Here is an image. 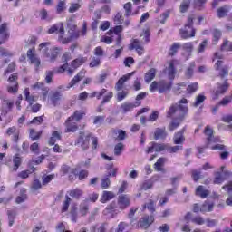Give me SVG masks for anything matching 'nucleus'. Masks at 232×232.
<instances>
[{
    "label": "nucleus",
    "mask_w": 232,
    "mask_h": 232,
    "mask_svg": "<svg viewBox=\"0 0 232 232\" xmlns=\"http://www.w3.org/2000/svg\"><path fill=\"white\" fill-rule=\"evenodd\" d=\"M188 104V99L183 98L179 101V102L172 104L167 112V117L171 118L173 115H176L175 118L172 119L171 122L169 124V131H173L177 130L182 124L184 119L188 115V106L182 105Z\"/></svg>",
    "instance_id": "obj_1"
},
{
    "label": "nucleus",
    "mask_w": 232,
    "mask_h": 232,
    "mask_svg": "<svg viewBox=\"0 0 232 232\" xmlns=\"http://www.w3.org/2000/svg\"><path fill=\"white\" fill-rule=\"evenodd\" d=\"M193 21H195V15L191 14L188 17V21L184 25V28L179 29V35L181 39H191L195 37L197 29L193 27Z\"/></svg>",
    "instance_id": "obj_2"
},
{
    "label": "nucleus",
    "mask_w": 232,
    "mask_h": 232,
    "mask_svg": "<svg viewBox=\"0 0 232 232\" xmlns=\"http://www.w3.org/2000/svg\"><path fill=\"white\" fill-rule=\"evenodd\" d=\"M48 34H56L58 35V41L62 43V44H68L72 38H63L64 37V24L59 23L56 24L48 30Z\"/></svg>",
    "instance_id": "obj_3"
},
{
    "label": "nucleus",
    "mask_w": 232,
    "mask_h": 232,
    "mask_svg": "<svg viewBox=\"0 0 232 232\" xmlns=\"http://www.w3.org/2000/svg\"><path fill=\"white\" fill-rule=\"evenodd\" d=\"M171 82H166L164 80H161L160 82H152V83L150 86V92H153L155 90H158L160 93H166V92H169L171 90L172 86Z\"/></svg>",
    "instance_id": "obj_4"
},
{
    "label": "nucleus",
    "mask_w": 232,
    "mask_h": 232,
    "mask_svg": "<svg viewBox=\"0 0 232 232\" xmlns=\"http://www.w3.org/2000/svg\"><path fill=\"white\" fill-rule=\"evenodd\" d=\"M92 138V133H86L84 131H80L78 139L76 140L74 145L82 148L83 151H86L90 148V139Z\"/></svg>",
    "instance_id": "obj_5"
},
{
    "label": "nucleus",
    "mask_w": 232,
    "mask_h": 232,
    "mask_svg": "<svg viewBox=\"0 0 232 232\" xmlns=\"http://www.w3.org/2000/svg\"><path fill=\"white\" fill-rule=\"evenodd\" d=\"M86 75V71L82 70L80 72L77 73V75H75L73 77V79L69 82L68 86H64V85H60L58 87V90H60V92L63 93V92H66V90H70V88H73V86H75V84H77V82H79L80 81H82V78L85 77Z\"/></svg>",
    "instance_id": "obj_6"
},
{
    "label": "nucleus",
    "mask_w": 232,
    "mask_h": 232,
    "mask_svg": "<svg viewBox=\"0 0 232 232\" xmlns=\"http://www.w3.org/2000/svg\"><path fill=\"white\" fill-rule=\"evenodd\" d=\"M8 82H10V85L7 86L8 93H17V91L19 90V84L17 83V74L13 73L9 77Z\"/></svg>",
    "instance_id": "obj_7"
},
{
    "label": "nucleus",
    "mask_w": 232,
    "mask_h": 232,
    "mask_svg": "<svg viewBox=\"0 0 232 232\" xmlns=\"http://www.w3.org/2000/svg\"><path fill=\"white\" fill-rule=\"evenodd\" d=\"M204 134L207 137V144L209 146V144H213L215 142H220V138L213 136V129L209 128V126H207L204 130Z\"/></svg>",
    "instance_id": "obj_8"
},
{
    "label": "nucleus",
    "mask_w": 232,
    "mask_h": 232,
    "mask_svg": "<svg viewBox=\"0 0 232 232\" xmlns=\"http://www.w3.org/2000/svg\"><path fill=\"white\" fill-rule=\"evenodd\" d=\"M9 38L8 24L5 23L0 25V44H5V42L8 41Z\"/></svg>",
    "instance_id": "obj_9"
},
{
    "label": "nucleus",
    "mask_w": 232,
    "mask_h": 232,
    "mask_svg": "<svg viewBox=\"0 0 232 232\" xmlns=\"http://www.w3.org/2000/svg\"><path fill=\"white\" fill-rule=\"evenodd\" d=\"M154 220L153 215H151L150 218V216H144L139 220L138 227H141V229H148L149 226H151Z\"/></svg>",
    "instance_id": "obj_10"
},
{
    "label": "nucleus",
    "mask_w": 232,
    "mask_h": 232,
    "mask_svg": "<svg viewBox=\"0 0 232 232\" xmlns=\"http://www.w3.org/2000/svg\"><path fill=\"white\" fill-rule=\"evenodd\" d=\"M133 75H135V72H130L126 75H123L121 78H120L115 85L116 92H121V90H122L124 86V82H126V81H130V79H131Z\"/></svg>",
    "instance_id": "obj_11"
},
{
    "label": "nucleus",
    "mask_w": 232,
    "mask_h": 232,
    "mask_svg": "<svg viewBox=\"0 0 232 232\" xmlns=\"http://www.w3.org/2000/svg\"><path fill=\"white\" fill-rule=\"evenodd\" d=\"M50 101L53 106H59L61 101H63V92L61 91H54L50 95Z\"/></svg>",
    "instance_id": "obj_12"
},
{
    "label": "nucleus",
    "mask_w": 232,
    "mask_h": 232,
    "mask_svg": "<svg viewBox=\"0 0 232 232\" xmlns=\"http://www.w3.org/2000/svg\"><path fill=\"white\" fill-rule=\"evenodd\" d=\"M130 204H131L130 198L128 195H121L118 198V206L120 209L124 210L126 208H130Z\"/></svg>",
    "instance_id": "obj_13"
},
{
    "label": "nucleus",
    "mask_w": 232,
    "mask_h": 232,
    "mask_svg": "<svg viewBox=\"0 0 232 232\" xmlns=\"http://www.w3.org/2000/svg\"><path fill=\"white\" fill-rule=\"evenodd\" d=\"M168 137V132L166 131V127L156 128L154 131L155 140H164Z\"/></svg>",
    "instance_id": "obj_14"
},
{
    "label": "nucleus",
    "mask_w": 232,
    "mask_h": 232,
    "mask_svg": "<svg viewBox=\"0 0 232 232\" xmlns=\"http://www.w3.org/2000/svg\"><path fill=\"white\" fill-rule=\"evenodd\" d=\"M129 50H136L138 55H142L144 53V47L140 45V41L139 39H134L131 44L129 46Z\"/></svg>",
    "instance_id": "obj_15"
},
{
    "label": "nucleus",
    "mask_w": 232,
    "mask_h": 232,
    "mask_svg": "<svg viewBox=\"0 0 232 232\" xmlns=\"http://www.w3.org/2000/svg\"><path fill=\"white\" fill-rule=\"evenodd\" d=\"M35 49H29L27 51V57L30 59L32 64H34L36 68H39L41 66V60L39 58L35 57Z\"/></svg>",
    "instance_id": "obj_16"
},
{
    "label": "nucleus",
    "mask_w": 232,
    "mask_h": 232,
    "mask_svg": "<svg viewBox=\"0 0 232 232\" xmlns=\"http://www.w3.org/2000/svg\"><path fill=\"white\" fill-rule=\"evenodd\" d=\"M222 64H224V62L222 60H218L216 63L215 68H216V70H220L219 77H221V79H224V77H226V75H227V73H229V69L227 68V66L221 67Z\"/></svg>",
    "instance_id": "obj_17"
},
{
    "label": "nucleus",
    "mask_w": 232,
    "mask_h": 232,
    "mask_svg": "<svg viewBox=\"0 0 232 232\" xmlns=\"http://www.w3.org/2000/svg\"><path fill=\"white\" fill-rule=\"evenodd\" d=\"M65 128H66V132L70 133H75L77 130H79V126H77V123L73 121V120H70L68 118L65 121Z\"/></svg>",
    "instance_id": "obj_18"
},
{
    "label": "nucleus",
    "mask_w": 232,
    "mask_h": 232,
    "mask_svg": "<svg viewBox=\"0 0 232 232\" xmlns=\"http://www.w3.org/2000/svg\"><path fill=\"white\" fill-rule=\"evenodd\" d=\"M184 131H186V128H183L181 130L178 131L174 137V144H184L186 138L184 137Z\"/></svg>",
    "instance_id": "obj_19"
},
{
    "label": "nucleus",
    "mask_w": 232,
    "mask_h": 232,
    "mask_svg": "<svg viewBox=\"0 0 232 232\" xmlns=\"http://www.w3.org/2000/svg\"><path fill=\"white\" fill-rule=\"evenodd\" d=\"M227 88H229V84L227 83V80L225 81L224 84H218V90H216L215 92V99H218V95H224L226 92L227 91Z\"/></svg>",
    "instance_id": "obj_20"
},
{
    "label": "nucleus",
    "mask_w": 232,
    "mask_h": 232,
    "mask_svg": "<svg viewBox=\"0 0 232 232\" xmlns=\"http://www.w3.org/2000/svg\"><path fill=\"white\" fill-rule=\"evenodd\" d=\"M89 199L83 200L79 207V212L82 217H86L88 215V211H90V204L88 203Z\"/></svg>",
    "instance_id": "obj_21"
},
{
    "label": "nucleus",
    "mask_w": 232,
    "mask_h": 232,
    "mask_svg": "<svg viewBox=\"0 0 232 232\" xmlns=\"http://www.w3.org/2000/svg\"><path fill=\"white\" fill-rule=\"evenodd\" d=\"M210 191L206 189L204 186L200 185L196 188L197 197H200L201 198H208L210 195Z\"/></svg>",
    "instance_id": "obj_22"
},
{
    "label": "nucleus",
    "mask_w": 232,
    "mask_h": 232,
    "mask_svg": "<svg viewBox=\"0 0 232 232\" xmlns=\"http://www.w3.org/2000/svg\"><path fill=\"white\" fill-rule=\"evenodd\" d=\"M215 208V203L209 202L208 200L205 201L201 207H200V212L201 213H209L213 211V208Z\"/></svg>",
    "instance_id": "obj_23"
},
{
    "label": "nucleus",
    "mask_w": 232,
    "mask_h": 232,
    "mask_svg": "<svg viewBox=\"0 0 232 232\" xmlns=\"http://www.w3.org/2000/svg\"><path fill=\"white\" fill-rule=\"evenodd\" d=\"M166 72L168 73V77L170 81L175 79V75L177 74V69H175V63L170 62L169 67L166 69Z\"/></svg>",
    "instance_id": "obj_24"
},
{
    "label": "nucleus",
    "mask_w": 232,
    "mask_h": 232,
    "mask_svg": "<svg viewBox=\"0 0 232 232\" xmlns=\"http://www.w3.org/2000/svg\"><path fill=\"white\" fill-rule=\"evenodd\" d=\"M164 164H166V158L158 159L157 162L154 164V169L156 171H162V173H166V169H164Z\"/></svg>",
    "instance_id": "obj_25"
},
{
    "label": "nucleus",
    "mask_w": 232,
    "mask_h": 232,
    "mask_svg": "<svg viewBox=\"0 0 232 232\" xmlns=\"http://www.w3.org/2000/svg\"><path fill=\"white\" fill-rule=\"evenodd\" d=\"M112 198H115V193L105 190L101 197V202H102V204H106V202L112 200Z\"/></svg>",
    "instance_id": "obj_26"
},
{
    "label": "nucleus",
    "mask_w": 232,
    "mask_h": 232,
    "mask_svg": "<svg viewBox=\"0 0 232 232\" xmlns=\"http://www.w3.org/2000/svg\"><path fill=\"white\" fill-rule=\"evenodd\" d=\"M136 106H140V102H137L136 105L134 103L125 102L121 105V109L124 113H128V111H131Z\"/></svg>",
    "instance_id": "obj_27"
},
{
    "label": "nucleus",
    "mask_w": 232,
    "mask_h": 232,
    "mask_svg": "<svg viewBox=\"0 0 232 232\" xmlns=\"http://www.w3.org/2000/svg\"><path fill=\"white\" fill-rule=\"evenodd\" d=\"M157 74V70L155 68H151L145 73V82L150 84L154 79L155 75Z\"/></svg>",
    "instance_id": "obj_28"
},
{
    "label": "nucleus",
    "mask_w": 232,
    "mask_h": 232,
    "mask_svg": "<svg viewBox=\"0 0 232 232\" xmlns=\"http://www.w3.org/2000/svg\"><path fill=\"white\" fill-rule=\"evenodd\" d=\"M229 10H231V5H229L219 7L218 9V17H219L220 19L222 17H226V15H227V14L229 13Z\"/></svg>",
    "instance_id": "obj_29"
},
{
    "label": "nucleus",
    "mask_w": 232,
    "mask_h": 232,
    "mask_svg": "<svg viewBox=\"0 0 232 232\" xmlns=\"http://www.w3.org/2000/svg\"><path fill=\"white\" fill-rule=\"evenodd\" d=\"M39 50L45 57H50V42H44L39 45Z\"/></svg>",
    "instance_id": "obj_30"
},
{
    "label": "nucleus",
    "mask_w": 232,
    "mask_h": 232,
    "mask_svg": "<svg viewBox=\"0 0 232 232\" xmlns=\"http://www.w3.org/2000/svg\"><path fill=\"white\" fill-rule=\"evenodd\" d=\"M69 195L72 198L79 200V199H81V197H82V195H84V192L82 190H81L80 188H73V189L70 190Z\"/></svg>",
    "instance_id": "obj_31"
},
{
    "label": "nucleus",
    "mask_w": 232,
    "mask_h": 232,
    "mask_svg": "<svg viewBox=\"0 0 232 232\" xmlns=\"http://www.w3.org/2000/svg\"><path fill=\"white\" fill-rule=\"evenodd\" d=\"M84 115H86V113L81 111H76L71 117H69V121H75V122H79V121L84 119Z\"/></svg>",
    "instance_id": "obj_32"
},
{
    "label": "nucleus",
    "mask_w": 232,
    "mask_h": 232,
    "mask_svg": "<svg viewBox=\"0 0 232 232\" xmlns=\"http://www.w3.org/2000/svg\"><path fill=\"white\" fill-rule=\"evenodd\" d=\"M180 48H182V45L179 43H174L169 51V55L170 57H173L174 55H177V53L179 52V50H180Z\"/></svg>",
    "instance_id": "obj_33"
},
{
    "label": "nucleus",
    "mask_w": 232,
    "mask_h": 232,
    "mask_svg": "<svg viewBox=\"0 0 232 232\" xmlns=\"http://www.w3.org/2000/svg\"><path fill=\"white\" fill-rule=\"evenodd\" d=\"M182 50H184V52H187L188 57H191V53H193L194 50V46H193V43L188 42V43H185L181 45Z\"/></svg>",
    "instance_id": "obj_34"
},
{
    "label": "nucleus",
    "mask_w": 232,
    "mask_h": 232,
    "mask_svg": "<svg viewBox=\"0 0 232 232\" xmlns=\"http://www.w3.org/2000/svg\"><path fill=\"white\" fill-rule=\"evenodd\" d=\"M57 140H61V133H59V131H53L49 140L50 146H55V142H57Z\"/></svg>",
    "instance_id": "obj_35"
},
{
    "label": "nucleus",
    "mask_w": 232,
    "mask_h": 232,
    "mask_svg": "<svg viewBox=\"0 0 232 232\" xmlns=\"http://www.w3.org/2000/svg\"><path fill=\"white\" fill-rule=\"evenodd\" d=\"M7 217L9 221V227H12L14 226L15 217H17V213L15 212V210H8Z\"/></svg>",
    "instance_id": "obj_36"
},
{
    "label": "nucleus",
    "mask_w": 232,
    "mask_h": 232,
    "mask_svg": "<svg viewBox=\"0 0 232 232\" xmlns=\"http://www.w3.org/2000/svg\"><path fill=\"white\" fill-rule=\"evenodd\" d=\"M220 50L221 52H232V42L224 40Z\"/></svg>",
    "instance_id": "obj_37"
},
{
    "label": "nucleus",
    "mask_w": 232,
    "mask_h": 232,
    "mask_svg": "<svg viewBox=\"0 0 232 232\" xmlns=\"http://www.w3.org/2000/svg\"><path fill=\"white\" fill-rule=\"evenodd\" d=\"M190 5H191V0H183L179 6V10L181 14H185V12H188Z\"/></svg>",
    "instance_id": "obj_38"
},
{
    "label": "nucleus",
    "mask_w": 232,
    "mask_h": 232,
    "mask_svg": "<svg viewBox=\"0 0 232 232\" xmlns=\"http://www.w3.org/2000/svg\"><path fill=\"white\" fill-rule=\"evenodd\" d=\"M85 61H86V58H77L71 63V66L74 68V70H77L79 66L84 64Z\"/></svg>",
    "instance_id": "obj_39"
},
{
    "label": "nucleus",
    "mask_w": 232,
    "mask_h": 232,
    "mask_svg": "<svg viewBox=\"0 0 232 232\" xmlns=\"http://www.w3.org/2000/svg\"><path fill=\"white\" fill-rule=\"evenodd\" d=\"M115 211H117V209H115V202H112L104 210V215H111L110 217H114L113 213H115Z\"/></svg>",
    "instance_id": "obj_40"
},
{
    "label": "nucleus",
    "mask_w": 232,
    "mask_h": 232,
    "mask_svg": "<svg viewBox=\"0 0 232 232\" xmlns=\"http://www.w3.org/2000/svg\"><path fill=\"white\" fill-rule=\"evenodd\" d=\"M14 168L13 171H17L19 169V166L22 164L21 157H19V154H16L13 159Z\"/></svg>",
    "instance_id": "obj_41"
},
{
    "label": "nucleus",
    "mask_w": 232,
    "mask_h": 232,
    "mask_svg": "<svg viewBox=\"0 0 232 232\" xmlns=\"http://www.w3.org/2000/svg\"><path fill=\"white\" fill-rule=\"evenodd\" d=\"M204 101H206V96H204V94H198L196 96V101L193 103L194 108H198L200 104L204 103Z\"/></svg>",
    "instance_id": "obj_42"
},
{
    "label": "nucleus",
    "mask_w": 232,
    "mask_h": 232,
    "mask_svg": "<svg viewBox=\"0 0 232 232\" xmlns=\"http://www.w3.org/2000/svg\"><path fill=\"white\" fill-rule=\"evenodd\" d=\"M34 171H35V167H32L29 170H24L20 172L18 177H20V179H28V177H30Z\"/></svg>",
    "instance_id": "obj_43"
},
{
    "label": "nucleus",
    "mask_w": 232,
    "mask_h": 232,
    "mask_svg": "<svg viewBox=\"0 0 232 232\" xmlns=\"http://www.w3.org/2000/svg\"><path fill=\"white\" fill-rule=\"evenodd\" d=\"M2 108L7 111H12V108H14V101L5 100Z\"/></svg>",
    "instance_id": "obj_44"
},
{
    "label": "nucleus",
    "mask_w": 232,
    "mask_h": 232,
    "mask_svg": "<svg viewBox=\"0 0 232 232\" xmlns=\"http://www.w3.org/2000/svg\"><path fill=\"white\" fill-rule=\"evenodd\" d=\"M146 208H147V209H149V211H150V213L153 214V212L155 211V201L150 199L147 204H144V205H143V211H144V209H146Z\"/></svg>",
    "instance_id": "obj_45"
},
{
    "label": "nucleus",
    "mask_w": 232,
    "mask_h": 232,
    "mask_svg": "<svg viewBox=\"0 0 232 232\" xmlns=\"http://www.w3.org/2000/svg\"><path fill=\"white\" fill-rule=\"evenodd\" d=\"M195 70V63H191L189 67L185 72V76L187 79H191L193 77V72Z\"/></svg>",
    "instance_id": "obj_46"
},
{
    "label": "nucleus",
    "mask_w": 232,
    "mask_h": 232,
    "mask_svg": "<svg viewBox=\"0 0 232 232\" xmlns=\"http://www.w3.org/2000/svg\"><path fill=\"white\" fill-rule=\"evenodd\" d=\"M28 197L26 196V189L23 188L21 190V195L16 198V204H21L26 200Z\"/></svg>",
    "instance_id": "obj_47"
},
{
    "label": "nucleus",
    "mask_w": 232,
    "mask_h": 232,
    "mask_svg": "<svg viewBox=\"0 0 232 232\" xmlns=\"http://www.w3.org/2000/svg\"><path fill=\"white\" fill-rule=\"evenodd\" d=\"M71 202H72V198H70V196H65V200L62 207V213H66V211H68V208H70Z\"/></svg>",
    "instance_id": "obj_48"
},
{
    "label": "nucleus",
    "mask_w": 232,
    "mask_h": 232,
    "mask_svg": "<svg viewBox=\"0 0 232 232\" xmlns=\"http://www.w3.org/2000/svg\"><path fill=\"white\" fill-rule=\"evenodd\" d=\"M43 132H36L35 130L31 129L29 137L32 140H38V139H41V135Z\"/></svg>",
    "instance_id": "obj_49"
},
{
    "label": "nucleus",
    "mask_w": 232,
    "mask_h": 232,
    "mask_svg": "<svg viewBox=\"0 0 232 232\" xmlns=\"http://www.w3.org/2000/svg\"><path fill=\"white\" fill-rule=\"evenodd\" d=\"M71 217H72V222H77L78 214H77V205L76 204L72 205V207H71Z\"/></svg>",
    "instance_id": "obj_50"
},
{
    "label": "nucleus",
    "mask_w": 232,
    "mask_h": 232,
    "mask_svg": "<svg viewBox=\"0 0 232 232\" xmlns=\"http://www.w3.org/2000/svg\"><path fill=\"white\" fill-rule=\"evenodd\" d=\"M150 30H145L140 34V37H143V41H141L143 44H148V43H150Z\"/></svg>",
    "instance_id": "obj_51"
},
{
    "label": "nucleus",
    "mask_w": 232,
    "mask_h": 232,
    "mask_svg": "<svg viewBox=\"0 0 232 232\" xmlns=\"http://www.w3.org/2000/svg\"><path fill=\"white\" fill-rule=\"evenodd\" d=\"M224 169H226V166L221 167V175L223 176V179H225V180H227V179H232V172Z\"/></svg>",
    "instance_id": "obj_52"
},
{
    "label": "nucleus",
    "mask_w": 232,
    "mask_h": 232,
    "mask_svg": "<svg viewBox=\"0 0 232 232\" xmlns=\"http://www.w3.org/2000/svg\"><path fill=\"white\" fill-rule=\"evenodd\" d=\"M66 10V3L64 1H60L56 7L57 14H63Z\"/></svg>",
    "instance_id": "obj_53"
},
{
    "label": "nucleus",
    "mask_w": 232,
    "mask_h": 232,
    "mask_svg": "<svg viewBox=\"0 0 232 232\" xmlns=\"http://www.w3.org/2000/svg\"><path fill=\"white\" fill-rule=\"evenodd\" d=\"M61 52V49L59 47H54L51 50V61H55L57 59V56L59 55V53Z\"/></svg>",
    "instance_id": "obj_54"
},
{
    "label": "nucleus",
    "mask_w": 232,
    "mask_h": 232,
    "mask_svg": "<svg viewBox=\"0 0 232 232\" xmlns=\"http://www.w3.org/2000/svg\"><path fill=\"white\" fill-rule=\"evenodd\" d=\"M125 97H128V91H121L117 92L116 99L118 102H121V101H124Z\"/></svg>",
    "instance_id": "obj_55"
},
{
    "label": "nucleus",
    "mask_w": 232,
    "mask_h": 232,
    "mask_svg": "<svg viewBox=\"0 0 232 232\" xmlns=\"http://www.w3.org/2000/svg\"><path fill=\"white\" fill-rule=\"evenodd\" d=\"M209 43V40H204L198 48V53H204L206 51V48L208 47V44Z\"/></svg>",
    "instance_id": "obj_56"
},
{
    "label": "nucleus",
    "mask_w": 232,
    "mask_h": 232,
    "mask_svg": "<svg viewBox=\"0 0 232 232\" xmlns=\"http://www.w3.org/2000/svg\"><path fill=\"white\" fill-rule=\"evenodd\" d=\"M198 90V83L197 82H193L192 84L188 85L187 88L188 93H195V92Z\"/></svg>",
    "instance_id": "obj_57"
},
{
    "label": "nucleus",
    "mask_w": 232,
    "mask_h": 232,
    "mask_svg": "<svg viewBox=\"0 0 232 232\" xmlns=\"http://www.w3.org/2000/svg\"><path fill=\"white\" fill-rule=\"evenodd\" d=\"M111 184V181H110V178H108V176H106L105 178H103L102 179V189H108V188H110Z\"/></svg>",
    "instance_id": "obj_58"
},
{
    "label": "nucleus",
    "mask_w": 232,
    "mask_h": 232,
    "mask_svg": "<svg viewBox=\"0 0 232 232\" xmlns=\"http://www.w3.org/2000/svg\"><path fill=\"white\" fill-rule=\"evenodd\" d=\"M200 175H202V172L199 170L194 169L191 171V177L194 182H198V180H200Z\"/></svg>",
    "instance_id": "obj_59"
},
{
    "label": "nucleus",
    "mask_w": 232,
    "mask_h": 232,
    "mask_svg": "<svg viewBox=\"0 0 232 232\" xmlns=\"http://www.w3.org/2000/svg\"><path fill=\"white\" fill-rule=\"evenodd\" d=\"M226 180L220 172L215 174L214 184H222Z\"/></svg>",
    "instance_id": "obj_60"
},
{
    "label": "nucleus",
    "mask_w": 232,
    "mask_h": 232,
    "mask_svg": "<svg viewBox=\"0 0 232 232\" xmlns=\"http://www.w3.org/2000/svg\"><path fill=\"white\" fill-rule=\"evenodd\" d=\"M122 150H124V145L122 143H118L114 147V155L119 156L122 153Z\"/></svg>",
    "instance_id": "obj_61"
},
{
    "label": "nucleus",
    "mask_w": 232,
    "mask_h": 232,
    "mask_svg": "<svg viewBox=\"0 0 232 232\" xmlns=\"http://www.w3.org/2000/svg\"><path fill=\"white\" fill-rule=\"evenodd\" d=\"M115 24H122L124 23V18L122 17V13L119 12L114 16Z\"/></svg>",
    "instance_id": "obj_62"
},
{
    "label": "nucleus",
    "mask_w": 232,
    "mask_h": 232,
    "mask_svg": "<svg viewBox=\"0 0 232 232\" xmlns=\"http://www.w3.org/2000/svg\"><path fill=\"white\" fill-rule=\"evenodd\" d=\"M30 150L32 151V153H34V155H39V153H41V150H39V143H33L30 146Z\"/></svg>",
    "instance_id": "obj_63"
},
{
    "label": "nucleus",
    "mask_w": 232,
    "mask_h": 232,
    "mask_svg": "<svg viewBox=\"0 0 232 232\" xmlns=\"http://www.w3.org/2000/svg\"><path fill=\"white\" fill-rule=\"evenodd\" d=\"M106 116H96L94 117L93 124L96 126H101L104 122Z\"/></svg>",
    "instance_id": "obj_64"
}]
</instances>
